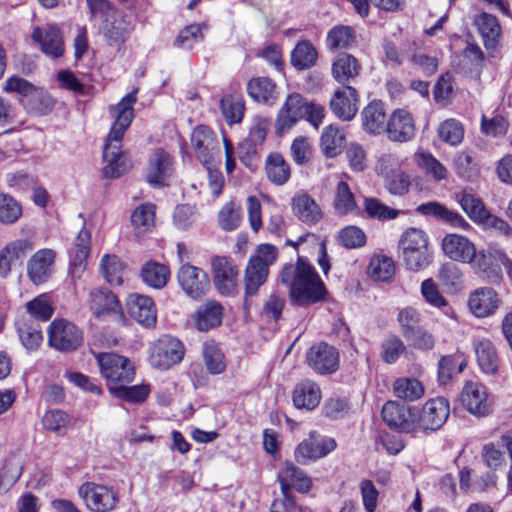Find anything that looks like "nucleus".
I'll use <instances>...</instances> for the list:
<instances>
[{
    "mask_svg": "<svg viewBox=\"0 0 512 512\" xmlns=\"http://www.w3.org/2000/svg\"><path fill=\"white\" fill-rule=\"evenodd\" d=\"M291 208L301 222L309 225L318 223L322 218L320 206L305 192H298L292 197Z\"/></svg>",
    "mask_w": 512,
    "mask_h": 512,
    "instance_id": "obj_33",
    "label": "nucleus"
},
{
    "mask_svg": "<svg viewBox=\"0 0 512 512\" xmlns=\"http://www.w3.org/2000/svg\"><path fill=\"white\" fill-rule=\"evenodd\" d=\"M177 280L184 293L194 300L206 295L210 288L207 274L202 269L189 264L179 268Z\"/></svg>",
    "mask_w": 512,
    "mask_h": 512,
    "instance_id": "obj_15",
    "label": "nucleus"
},
{
    "mask_svg": "<svg viewBox=\"0 0 512 512\" xmlns=\"http://www.w3.org/2000/svg\"><path fill=\"white\" fill-rule=\"evenodd\" d=\"M355 40L354 30L345 25H338L330 29L327 35V45L331 49L349 47Z\"/></svg>",
    "mask_w": 512,
    "mask_h": 512,
    "instance_id": "obj_54",
    "label": "nucleus"
},
{
    "mask_svg": "<svg viewBox=\"0 0 512 512\" xmlns=\"http://www.w3.org/2000/svg\"><path fill=\"white\" fill-rule=\"evenodd\" d=\"M438 136L443 142L451 146H457L463 140L464 129L459 121L448 119L439 125Z\"/></svg>",
    "mask_w": 512,
    "mask_h": 512,
    "instance_id": "obj_53",
    "label": "nucleus"
},
{
    "mask_svg": "<svg viewBox=\"0 0 512 512\" xmlns=\"http://www.w3.org/2000/svg\"><path fill=\"white\" fill-rule=\"evenodd\" d=\"M265 173L271 183L282 186L291 177V166L280 153H271L265 160Z\"/></svg>",
    "mask_w": 512,
    "mask_h": 512,
    "instance_id": "obj_39",
    "label": "nucleus"
},
{
    "mask_svg": "<svg viewBox=\"0 0 512 512\" xmlns=\"http://www.w3.org/2000/svg\"><path fill=\"white\" fill-rule=\"evenodd\" d=\"M334 207L342 215L352 213L357 209L354 194L345 181L338 182L336 186Z\"/></svg>",
    "mask_w": 512,
    "mask_h": 512,
    "instance_id": "obj_50",
    "label": "nucleus"
},
{
    "mask_svg": "<svg viewBox=\"0 0 512 512\" xmlns=\"http://www.w3.org/2000/svg\"><path fill=\"white\" fill-rule=\"evenodd\" d=\"M137 91L138 89L135 88L124 96L118 104L111 106L109 109L114 122L103 148V161L105 163L103 174L106 178H118L129 168L121 150V143L125 131L134 118L133 105L137 100Z\"/></svg>",
    "mask_w": 512,
    "mask_h": 512,
    "instance_id": "obj_1",
    "label": "nucleus"
},
{
    "mask_svg": "<svg viewBox=\"0 0 512 512\" xmlns=\"http://www.w3.org/2000/svg\"><path fill=\"white\" fill-rule=\"evenodd\" d=\"M477 27L489 56L493 57L499 45L501 26L496 16L482 12L474 18Z\"/></svg>",
    "mask_w": 512,
    "mask_h": 512,
    "instance_id": "obj_30",
    "label": "nucleus"
},
{
    "mask_svg": "<svg viewBox=\"0 0 512 512\" xmlns=\"http://www.w3.org/2000/svg\"><path fill=\"white\" fill-rule=\"evenodd\" d=\"M280 281L289 288L291 299L305 306L325 299L326 288L315 268L304 257L296 264H286L280 272Z\"/></svg>",
    "mask_w": 512,
    "mask_h": 512,
    "instance_id": "obj_2",
    "label": "nucleus"
},
{
    "mask_svg": "<svg viewBox=\"0 0 512 512\" xmlns=\"http://www.w3.org/2000/svg\"><path fill=\"white\" fill-rule=\"evenodd\" d=\"M242 211L240 206H236L233 202L225 204L218 214V222L224 231H233L241 223Z\"/></svg>",
    "mask_w": 512,
    "mask_h": 512,
    "instance_id": "obj_57",
    "label": "nucleus"
},
{
    "mask_svg": "<svg viewBox=\"0 0 512 512\" xmlns=\"http://www.w3.org/2000/svg\"><path fill=\"white\" fill-rule=\"evenodd\" d=\"M78 495L84 501L87 509L92 512L113 511L119 502L116 491L94 482L83 483L78 489Z\"/></svg>",
    "mask_w": 512,
    "mask_h": 512,
    "instance_id": "obj_7",
    "label": "nucleus"
},
{
    "mask_svg": "<svg viewBox=\"0 0 512 512\" xmlns=\"http://www.w3.org/2000/svg\"><path fill=\"white\" fill-rule=\"evenodd\" d=\"M100 372L107 380L108 387L113 384L130 383L135 376L132 362L116 353H98L95 355Z\"/></svg>",
    "mask_w": 512,
    "mask_h": 512,
    "instance_id": "obj_6",
    "label": "nucleus"
},
{
    "mask_svg": "<svg viewBox=\"0 0 512 512\" xmlns=\"http://www.w3.org/2000/svg\"><path fill=\"white\" fill-rule=\"evenodd\" d=\"M278 257L277 248L271 244H261L255 254L250 257L245 270V293L247 296L255 295L266 282L269 267Z\"/></svg>",
    "mask_w": 512,
    "mask_h": 512,
    "instance_id": "obj_5",
    "label": "nucleus"
},
{
    "mask_svg": "<svg viewBox=\"0 0 512 512\" xmlns=\"http://www.w3.org/2000/svg\"><path fill=\"white\" fill-rule=\"evenodd\" d=\"M32 39L40 45L42 52L52 59H58L64 53L62 34L55 25L34 28Z\"/></svg>",
    "mask_w": 512,
    "mask_h": 512,
    "instance_id": "obj_28",
    "label": "nucleus"
},
{
    "mask_svg": "<svg viewBox=\"0 0 512 512\" xmlns=\"http://www.w3.org/2000/svg\"><path fill=\"white\" fill-rule=\"evenodd\" d=\"M385 131L387 138L392 142H408L414 138L416 133L414 118L407 110L396 109L389 116Z\"/></svg>",
    "mask_w": 512,
    "mask_h": 512,
    "instance_id": "obj_17",
    "label": "nucleus"
},
{
    "mask_svg": "<svg viewBox=\"0 0 512 512\" xmlns=\"http://www.w3.org/2000/svg\"><path fill=\"white\" fill-rule=\"evenodd\" d=\"M397 321L401 327L403 337H409L415 330L420 328L421 321L420 313L412 307H405L399 310Z\"/></svg>",
    "mask_w": 512,
    "mask_h": 512,
    "instance_id": "obj_60",
    "label": "nucleus"
},
{
    "mask_svg": "<svg viewBox=\"0 0 512 512\" xmlns=\"http://www.w3.org/2000/svg\"><path fill=\"white\" fill-rule=\"evenodd\" d=\"M203 356L208 371L219 374L225 369L224 356L216 343L207 341L203 344Z\"/></svg>",
    "mask_w": 512,
    "mask_h": 512,
    "instance_id": "obj_55",
    "label": "nucleus"
},
{
    "mask_svg": "<svg viewBox=\"0 0 512 512\" xmlns=\"http://www.w3.org/2000/svg\"><path fill=\"white\" fill-rule=\"evenodd\" d=\"M441 246L444 254L451 260L469 263L475 267L478 252L467 237L458 234H447L442 239Z\"/></svg>",
    "mask_w": 512,
    "mask_h": 512,
    "instance_id": "obj_19",
    "label": "nucleus"
},
{
    "mask_svg": "<svg viewBox=\"0 0 512 512\" xmlns=\"http://www.w3.org/2000/svg\"><path fill=\"white\" fill-rule=\"evenodd\" d=\"M55 252L52 249H40L27 263V275L32 283L40 285L48 280L53 272Z\"/></svg>",
    "mask_w": 512,
    "mask_h": 512,
    "instance_id": "obj_27",
    "label": "nucleus"
},
{
    "mask_svg": "<svg viewBox=\"0 0 512 512\" xmlns=\"http://www.w3.org/2000/svg\"><path fill=\"white\" fill-rule=\"evenodd\" d=\"M383 421L391 428L406 433L417 432L416 413L394 401H388L382 408Z\"/></svg>",
    "mask_w": 512,
    "mask_h": 512,
    "instance_id": "obj_18",
    "label": "nucleus"
},
{
    "mask_svg": "<svg viewBox=\"0 0 512 512\" xmlns=\"http://www.w3.org/2000/svg\"><path fill=\"white\" fill-rule=\"evenodd\" d=\"M509 127L508 120L502 115H494L487 117L482 115L481 118V132L489 137H501L507 133Z\"/></svg>",
    "mask_w": 512,
    "mask_h": 512,
    "instance_id": "obj_63",
    "label": "nucleus"
},
{
    "mask_svg": "<svg viewBox=\"0 0 512 512\" xmlns=\"http://www.w3.org/2000/svg\"><path fill=\"white\" fill-rule=\"evenodd\" d=\"M381 358L387 364L395 363L406 350L404 342L396 335H390L382 342Z\"/></svg>",
    "mask_w": 512,
    "mask_h": 512,
    "instance_id": "obj_64",
    "label": "nucleus"
},
{
    "mask_svg": "<svg viewBox=\"0 0 512 512\" xmlns=\"http://www.w3.org/2000/svg\"><path fill=\"white\" fill-rule=\"evenodd\" d=\"M3 90L19 94L20 104L28 114L33 116L48 115L56 104V99L45 88L35 86L18 75L8 77Z\"/></svg>",
    "mask_w": 512,
    "mask_h": 512,
    "instance_id": "obj_3",
    "label": "nucleus"
},
{
    "mask_svg": "<svg viewBox=\"0 0 512 512\" xmlns=\"http://www.w3.org/2000/svg\"><path fill=\"white\" fill-rule=\"evenodd\" d=\"M247 92L257 102L274 105L279 97L275 83L268 77H255L248 81Z\"/></svg>",
    "mask_w": 512,
    "mask_h": 512,
    "instance_id": "obj_37",
    "label": "nucleus"
},
{
    "mask_svg": "<svg viewBox=\"0 0 512 512\" xmlns=\"http://www.w3.org/2000/svg\"><path fill=\"white\" fill-rule=\"evenodd\" d=\"M18 334L22 345L27 350H36L43 340V335L38 325H32L28 322L18 323Z\"/></svg>",
    "mask_w": 512,
    "mask_h": 512,
    "instance_id": "obj_58",
    "label": "nucleus"
},
{
    "mask_svg": "<svg viewBox=\"0 0 512 512\" xmlns=\"http://www.w3.org/2000/svg\"><path fill=\"white\" fill-rule=\"evenodd\" d=\"M213 280L218 292L231 295L236 291L238 270L226 257H215L212 260Z\"/></svg>",
    "mask_w": 512,
    "mask_h": 512,
    "instance_id": "obj_25",
    "label": "nucleus"
},
{
    "mask_svg": "<svg viewBox=\"0 0 512 512\" xmlns=\"http://www.w3.org/2000/svg\"><path fill=\"white\" fill-rule=\"evenodd\" d=\"M384 186L390 194L404 196L409 192L411 182L409 176L399 170L384 177Z\"/></svg>",
    "mask_w": 512,
    "mask_h": 512,
    "instance_id": "obj_61",
    "label": "nucleus"
},
{
    "mask_svg": "<svg viewBox=\"0 0 512 512\" xmlns=\"http://www.w3.org/2000/svg\"><path fill=\"white\" fill-rule=\"evenodd\" d=\"M91 234L82 228L76 236L74 246L70 251V263L74 274L81 273L85 268L86 259L90 253Z\"/></svg>",
    "mask_w": 512,
    "mask_h": 512,
    "instance_id": "obj_40",
    "label": "nucleus"
},
{
    "mask_svg": "<svg viewBox=\"0 0 512 512\" xmlns=\"http://www.w3.org/2000/svg\"><path fill=\"white\" fill-rule=\"evenodd\" d=\"M173 171L172 159L164 150L154 151L149 158L146 179L154 187L163 186Z\"/></svg>",
    "mask_w": 512,
    "mask_h": 512,
    "instance_id": "obj_31",
    "label": "nucleus"
},
{
    "mask_svg": "<svg viewBox=\"0 0 512 512\" xmlns=\"http://www.w3.org/2000/svg\"><path fill=\"white\" fill-rule=\"evenodd\" d=\"M126 384L127 383H122L118 386H109V391L114 397L131 403L144 402L150 393L148 385L127 386Z\"/></svg>",
    "mask_w": 512,
    "mask_h": 512,
    "instance_id": "obj_47",
    "label": "nucleus"
},
{
    "mask_svg": "<svg viewBox=\"0 0 512 512\" xmlns=\"http://www.w3.org/2000/svg\"><path fill=\"white\" fill-rule=\"evenodd\" d=\"M449 413V402L445 398L437 397L426 401L421 411L416 413L417 430H438L446 422Z\"/></svg>",
    "mask_w": 512,
    "mask_h": 512,
    "instance_id": "obj_14",
    "label": "nucleus"
},
{
    "mask_svg": "<svg viewBox=\"0 0 512 512\" xmlns=\"http://www.w3.org/2000/svg\"><path fill=\"white\" fill-rule=\"evenodd\" d=\"M428 242L427 234L418 228H409L401 235L399 248L408 270L421 271L432 263L433 254Z\"/></svg>",
    "mask_w": 512,
    "mask_h": 512,
    "instance_id": "obj_4",
    "label": "nucleus"
},
{
    "mask_svg": "<svg viewBox=\"0 0 512 512\" xmlns=\"http://www.w3.org/2000/svg\"><path fill=\"white\" fill-rule=\"evenodd\" d=\"M338 243L348 249L362 247L366 243V235L357 226H347L340 230L337 236Z\"/></svg>",
    "mask_w": 512,
    "mask_h": 512,
    "instance_id": "obj_62",
    "label": "nucleus"
},
{
    "mask_svg": "<svg viewBox=\"0 0 512 512\" xmlns=\"http://www.w3.org/2000/svg\"><path fill=\"white\" fill-rule=\"evenodd\" d=\"M344 140V134L336 126L329 125L321 134V151L327 158H333L341 152Z\"/></svg>",
    "mask_w": 512,
    "mask_h": 512,
    "instance_id": "obj_45",
    "label": "nucleus"
},
{
    "mask_svg": "<svg viewBox=\"0 0 512 512\" xmlns=\"http://www.w3.org/2000/svg\"><path fill=\"white\" fill-rule=\"evenodd\" d=\"M104 278L111 285H121L125 271L124 263L116 256L105 254L100 262Z\"/></svg>",
    "mask_w": 512,
    "mask_h": 512,
    "instance_id": "obj_48",
    "label": "nucleus"
},
{
    "mask_svg": "<svg viewBox=\"0 0 512 512\" xmlns=\"http://www.w3.org/2000/svg\"><path fill=\"white\" fill-rule=\"evenodd\" d=\"M304 98L298 93L289 94L278 111L275 130L278 134L291 129L303 117Z\"/></svg>",
    "mask_w": 512,
    "mask_h": 512,
    "instance_id": "obj_24",
    "label": "nucleus"
},
{
    "mask_svg": "<svg viewBox=\"0 0 512 512\" xmlns=\"http://www.w3.org/2000/svg\"><path fill=\"white\" fill-rule=\"evenodd\" d=\"M364 209L370 218L380 221L395 219L400 213L398 210L388 207L379 199L373 197L365 198Z\"/></svg>",
    "mask_w": 512,
    "mask_h": 512,
    "instance_id": "obj_56",
    "label": "nucleus"
},
{
    "mask_svg": "<svg viewBox=\"0 0 512 512\" xmlns=\"http://www.w3.org/2000/svg\"><path fill=\"white\" fill-rule=\"evenodd\" d=\"M191 146L196 158L206 167L219 158L220 146L216 134L205 125L196 126L191 133Z\"/></svg>",
    "mask_w": 512,
    "mask_h": 512,
    "instance_id": "obj_10",
    "label": "nucleus"
},
{
    "mask_svg": "<svg viewBox=\"0 0 512 512\" xmlns=\"http://www.w3.org/2000/svg\"><path fill=\"white\" fill-rule=\"evenodd\" d=\"M473 349L479 368L486 374H494L499 367V356L491 340L483 337L473 339Z\"/></svg>",
    "mask_w": 512,
    "mask_h": 512,
    "instance_id": "obj_34",
    "label": "nucleus"
},
{
    "mask_svg": "<svg viewBox=\"0 0 512 512\" xmlns=\"http://www.w3.org/2000/svg\"><path fill=\"white\" fill-rule=\"evenodd\" d=\"M223 307L215 300L200 305L192 314L191 320L198 331L206 332L222 323Z\"/></svg>",
    "mask_w": 512,
    "mask_h": 512,
    "instance_id": "obj_32",
    "label": "nucleus"
},
{
    "mask_svg": "<svg viewBox=\"0 0 512 512\" xmlns=\"http://www.w3.org/2000/svg\"><path fill=\"white\" fill-rule=\"evenodd\" d=\"M460 400L462 406L473 416L485 417L492 413L493 399L487 388L479 381H466Z\"/></svg>",
    "mask_w": 512,
    "mask_h": 512,
    "instance_id": "obj_9",
    "label": "nucleus"
},
{
    "mask_svg": "<svg viewBox=\"0 0 512 512\" xmlns=\"http://www.w3.org/2000/svg\"><path fill=\"white\" fill-rule=\"evenodd\" d=\"M89 308L97 318L118 316L121 305L117 296L107 288H94L89 294Z\"/></svg>",
    "mask_w": 512,
    "mask_h": 512,
    "instance_id": "obj_26",
    "label": "nucleus"
},
{
    "mask_svg": "<svg viewBox=\"0 0 512 512\" xmlns=\"http://www.w3.org/2000/svg\"><path fill=\"white\" fill-rule=\"evenodd\" d=\"M330 109L337 118L343 121L352 120L358 111V94L355 88L346 85L337 89L330 100Z\"/></svg>",
    "mask_w": 512,
    "mask_h": 512,
    "instance_id": "obj_23",
    "label": "nucleus"
},
{
    "mask_svg": "<svg viewBox=\"0 0 512 512\" xmlns=\"http://www.w3.org/2000/svg\"><path fill=\"white\" fill-rule=\"evenodd\" d=\"M220 110L229 125L242 121L245 105L240 94H226L220 100Z\"/></svg>",
    "mask_w": 512,
    "mask_h": 512,
    "instance_id": "obj_44",
    "label": "nucleus"
},
{
    "mask_svg": "<svg viewBox=\"0 0 512 512\" xmlns=\"http://www.w3.org/2000/svg\"><path fill=\"white\" fill-rule=\"evenodd\" d=\"M501 302L499 295L494 289L480 287L470 293L468 308L476 318H486L497 311Z\"/></svg>",
    "mask_w": 512,
    "mask_h": 512,
    "instance_id": "obj_20",
    "label": "nucleus"
},
{
    "mask_svg": "<svg viewBox=\"0 0 512 512\" xmlns=\"http://www.w3.org/2000/svg\"><path fill=\"white\" fill-rule=\"evenodd\" d=\"M128 311L130 316L140 325L150 328L156 324L157 309L152 298L132 294L128 300Z\"/></svg>",
    "mask_w": 512,
    "mask_h": 512,
    "instance_id": "obj_29",
    "label": "nucleus"
},
{
    "mask_svg": "<svg viewBox=\"0 0 512 512\" xmlns=\"http://www.w3.org/2000/svg\"><path fill=\"white\" fill-rule=\"evenodd\" d=\"M415 157L418 166L424 170L427 175L433 177L437 181L446 178L447 170L445 166L431 153L420 152L417 153Z\"/></svg>",
    "mask_w": 512,
    "mask_h": 512,
    "instance_id": "obj_52",
    "label": "nucleus"
},
{
    "mask_svg": "<svg viewBox=\"0 0 512 512\" xmlns=\"http://www.w3.org/2000/svg\"><path fill=\"white\" fill-rule=\"evenodd\" d=\"M34 247V241L29 237L9 242L0 252V276H7L13 265H21Z\"/></svg>",
    "mask_w": 512,
    "mask_h": 512,
    "instance_id": "obj_21",
    "label": "nucleus"
},
{
    "mask_svg": "<svg viewBox=\"0 0 512 512\" xmlns=\"http://www.w3.org/2000/svg\"><path fill=\"white\" fill-rule=\"evenodd\" d=\"M27 312L38 321H47L53 314L51 298L44 293L26 303Z\"/></svg>",
    "mask_w": 512,
    "mask_h": 512,
    "instance_id": "obj_51",
    "label": "nucleus"
},
{
    "mask_svg": "<svg viewBox=\"0 0 512 512\" xmlns=\"http://www.w3.org/2000/svg\"><path fill=\"white\" fill-rule=\"evenodd\" d=\"M336 441L331 437H320L316 431L309 433V438L300 442L294 451L295 459L300 464L327 456L336 449Z\"/></svg>",
    "mask_w": 512,
    "mask_h": 512,
    "instance_id": "obj_13",
    "label": "nucleus"
},
{
    "mask_svg": "<svg viewBox=\"0 0 512 512\" xmlns=\"http://www.w3.org/2000/svg\"><path fill=\"white\" fill-rule=\"evenodd\" d=\"M169 277V268L154 260L146 262L141 268V278L143 282L154 289H162L165 287Z\"/></svg>",
    "mask_w": 512,
    "mask_h": 512,
    "instance_id": "obj_42",
    "label": "nucleus"
},
{
    "mask_svg": "<svg viewBox=\"0 0 512 512\" xmlns=\"http://www.w3.org/2000/svg\"><path fill=\"white\" fill-rule=\"evenodd\" d=\"M501 265L512 278V260L497 244H490L487 250L479 251L475 260V268L484 273L488 279L501 278Z\"/></svg>",
    "mask_w": 512,
    "mask_h": 512,
    "instance_id": "obj_11",
    "label": "nucleus"
},
{
    "mask_svg": "<svg viewBox=\"0 0 512 512\" xmlns=\"http://www.w3.org/2000/svg\"><path fill=\"white\" fill-rule=\"evenodd\" d=\"M457 199L463 211L475 223L479 224L480 221L483 220L485 215L489 212L481 199L470 192H462L457 197Z\"/></svg>",
    "mask_w": 512,
    "mask_h": 512,
    "instance_id": "obj_49",
    "label": "nucleus"
},
{
    "mask_svg": "<svg viewBox=\"0 0 512 512\" xmlns=\"http://www.w3.org/2000/svg\"><path fill=\"white\" fill-rule=\"evenodd\" d=\"M203 30H207L205 24H191L186 26L179 32L175 40V45L180 48H192L194 44L203 40Z\"/></svg>",
    "mask_w": 512,
    "mask_h": 512,
    "instance_id": "obj_59",
    "label": "nucleus"
},
{
    "mask_svg": "<svg viewBox=\"0 0 512 512\" xmlns=\"http://www.w3.org/2000/svg\"><path fill=\"white\" fill-rule=\"evenodd\" d=\"M47 334L49 345L59 351L76 350L83 342L82 331L66 319H54Z\"/></svg>",
    "mask_w": 512,
    "mask_h": 512,
    "instance_id": "obj_8",
    "label": "nucleus"
},
{
    "mask_svg": "<svg viewBox=\"0 0 512 512\" xmlns=\"http://www.w3.org/2000/svg\"><path fill=\"white\" fill-rule=\"evenodd\" d=\"M437 278L447 293H457L463 287V273L453 262L442 264L438 270Z\"/></svg>",
    "mask_w": 512,
    "mask_h": 512,
    "instance_id": "obj_43",
    "label": "nucleus"
},
{
    "mask_svg": "<svg viewBox=\"0 0 512 512\" xmlns=\"http://www.w3.org/2000/svg\"><path fill=\"white\" fill-rule=\"evenodd\" d=\"M363 128L370 134H380L385 130L386 113L381 101L373 100L361 112Z\"/></svg>",
    "mask_w": 512,
    "mask_h": 512,
    "instance_id": "obj_38",
    "label": "nucleus"
},
{
    "mask_svg": "<svg viewBox=\"0 0 512 512\" xmlns=\"http://www.w3.org/2000/svg\"><path fill=\"white\" fill-rule=\"evenodd\" d=\"M368 274L374 281L389 283L395 276V263L387 255L375 254L369 261Z\"/></svg>",
    "mask_w": 512,
    "mask_h": 512,
    "instance_id": "obj_41",
    "label": "nucleus"
},
{
    "mask_svg": "<svg viewBox=\"0 0 512 512\" xmlns=\"http://www.w3.org/2000/svg\"><path fill=\"white\" fill-rule=\"evenodd\" d=\"M278 481L281 492L287 501H292L291 489H295L299 493H307L312 487L311 478L291 461L284 462L283 468L278 474Z\"/></svg>",
    "mask_w": 512,
    "mask_h": 512,
    "instance_id": "obj_16",
    "label": "nucleus"
},
{
    "mask_svg": "<svg viewBox=\"0 0 512 512\" xmlns=\"http://www.w3.org/2000/svg\"><path fill=\"white\" fill-rule=\"evenodd\" d=\"M184 356V346L180 340L172 336H163L151 348L150 361L152 366L165 370L179 363Z\"/></svg>",
    "mask_w": 512,
    "mask_h": 512,
    "instance_id": "obj_12",
    "label": "nucleus"
},
{
    "mask_svg": "<svg viewBox=\"0 0 512 512\" xmlns=\"http://www.w3.org/2000/svg\"><path fill=\"white\" fill-rule=\"evenodd\" d=\"M394 395L404 401H415L424 394V386L416 378L401 377L393 384Z\"/></svg>",
    "mask_w": 512,
    "mask_h": 512,
    "instance_id": "obj_46",
    "label": "nucleus"
},
{
    "mask_svg": "<svg viewBox=\"0 0 512 512\" xmlns=\"http://www.w3.org/2000/svg\"><path fill=\"white\" fill-rule=\"evenodd\" d=\"M416 211L423 216H431L436 220L447 223L453 227L461 229H467L469 227L468 222L457 212L449 210L443 204L431 201L419 205Z\"/></svg>",
    "mask_w": 512,
    "mask_h": 512,
    "instance_id": "obj_35",
    "label": "nucleus"
},
{
    "mask_svg": "<svg viewBox=\"0 0 512 512\" xmlns=\"http://www.w3.org/2000/svg\"><path fill=\"white\" fill-rule=\"evenodd\" d=\"M292 400L294 406L298 409L313 410L321 400L320 387L311 380H302L296 384Z\"/></svg>",
    "mask_w": 512,
    "mask_h": 512,
    "instance_id": "obj_36",
    "label": "nucleus"
},
{
    "mask_svg": "<svg viewBox=\"0 0 512 512\" xmlns=\"http://www.w3.org/2000/svg\"><path fill=\"white\" fill-rule=\"evenodd\" d=\"M307 361L317 373L330 374L338 368V351L327 343H319L309 349Z\"/></svg>",
    "mask_w": 512,
    "mask_h": 512,
    "instance_id": "obj_22",
    "label": "nucleus"
}]
</instances>
